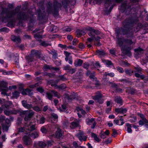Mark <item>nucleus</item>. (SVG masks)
Masks as SVG:
<instances>
[{"instance_id":"1","label":"nucleus","mask_w":148,"mask_h":148,"mask_svg":"<svg viewBox=\"0 0 148 148\" xmlns=\"http://www.w3.org/2000/svg\"><path fill=\"white\" fill-rule=\"evenodd\" d=\"M128 19L123 22V27L116 29L115 31L117 39L116 43L120 47H122L121 50L125 53L130 57L132 56V53L130 51L132 47L131 46L123 47L124 39L119 38V35H126L127 38L132 37L133 36L134 31L135 32H137L139 29L138 27H136V30L134 29L132 27L136 25L134 22H131V21Z\"/></svg>"},{"instance_id":"2","label":"nucleus","mask_w":148,"mask_h":148,"mask_svg":"<svg viewBox=\"0 0 148 148\" xmlns=\"http://www.w3.org/2000/svg\"><path fill=\"white\" fill-rule=\"evenodd\" d=\"M61 6V4L56 1L54 2L53 6L51 3L49 2L48 4L47 11L49 13H52L53 14L54 12L57 13L58 10Z\"/></svg>"},{"instance_id":"3","label":"nucleus","mask_w":148,"mask_h":148,"mask_svg":"<svg viewBox=\"0 0 148 148\" xmlns=\"http://www.w3.org/2000/svg\"><path fill=\"white\" fill-rule=\"evenodd\" d=\"M119 9L122 12H125L126 14L127 15L130 13V11L132 10L130 5L128 4L127 1H125L123 2L119 8Z\"/></svg>"},{"instance_id":"4","label":"nucleus","mask_w":148,"mask_h":148,"mask_svg":"<svg viewBox=\"0 0 148 148\" xmlns=\"http://www.w3.org/2000/svg\"><path fill=\"white\" fill-rule=\"evenodd\" d=\"M86 30L88 31V34L90 37H95V35H98L102 34L101 32L98 29H95L93 28L88 27L86 28Z\"/></svg>"},{"instance_id":"5","label":"nucleus","mask_w":148,"mask_h":148,"mask_svg":"<svg viewBox=\"0 0 148 148\" xmlns=\"http://www.w3.org/2000/svg\"><path fill=\"white\" fill-rule=\"evenodd\" d=\"M2 21L6 24V25L9 27H14L15 25V19H2Z\"/></svg>"},{"instance_id":"6","label":"nucleus","mask_w":148,"mask_h":148,"mask_svg":"<svg viewBox=\"0 0 148 148\" xmlns=\"http://www.w3.org/2000/svg\"><path fill=\"white\" fill-rule=\"evenodd\" d=\"M39 29H36L34 30L32 32L33 33L37 32V33L34 34V38L37 40L39 41V42H40V40H41V39L44 38V37H43L42 35H41L39 34L40 33H42L43 31H42L41 32H39Z\"/></svg>"},{"instance_id":"7","label":"nucleus","mask_w":148,"mask_h":148,"mask_svg":"<svg viewBox=\"0 0 148 148\" xmlns=\"http://www.w3.org/2000/svg\"><path fill=\"white\" fill-rule=\"evenodd\" d=\"M47 145V144L42 141L35 142L33 145L34 148H44Z\"/></svg>"},{"instance_id":"8","label":"nucleus","mask_w":148,"mask_h":148,"mask_svg":"<svg viewBox=\"0 0 148 148\" xmlns=\"http://www.w3.org/2000/svg\"><path fill=\"white\" fill-rule=\"evenodd\" d=\"M138 115L141 119L138 122L139 125L142 126L145 123H148V121L145 118L144 115L141 113H138Z\"/></svg>"},{"instance_id":"9","label":"nucleus","mask_w":148,"mask_h":148,"mask_svg":"<svg viewBox=\"0 0 148 148\" xmlns=\"http://www.w3.org/2000/svg\"><path fill=\"white\" fill-rule=\"evenodd\" d=\"M23 140L24 143L26 145H29L32 144V141L29 136H25L23 137Z\"/></svg>"},{"instance_id":"10","label":"nucleus","mask_w":148,"mask_h":148,"mask_svg":"<svg viewBox=\"0 0 148 148\" xmlns=\"http://www.w3.org/2000/svg\"><path fill=\"white\" fill-rule=\"evenodd\" d=\"M11 40L16 43L17 45H18L21 43V39L19 36H17L12 35L11 36Z\"/></svg>"},{"instance_id":"11","label":"nucleus","mask_w":148,"mask_h":148,"mask_svg":"<svg viewBox=\"0 0 148 148\" xmlns=\"http://www.w3.org/2000/svg\"><path fill=\"white\" fill-rule=\"evenodd\" d=\"M55 136L58 139H62L63 137V132L59 128L57 129L55 133Z\"/></svg>"},{"instance_id":"12","label":"nucleus","mask_w":148,"mask_h":148,"mask_svg":"<svg viewBox=\"0 0 148 148\" xmlns=\"http://www.w3.org/2000/svg\"><path fill=\"white\" fill-rule=\"evenodd\" d=\"M86 123L88 125H91L92 124V125L91 126V128L92 129H94L96 125V123L95 122L94 119L93 118L89 119L87 118L86 119Z\"/></svg>"},{"instance_id":"13","label":"nucleus","mask_w":148,"mask_h":148,"mask_svg":"<svg viewBox=\"0 0 148 148\" xmlns=\"http://www.w3.org/2000/svg\"><path fill=\"white\" fill-rule=\"evenodd\" d=\"M84 135V132H83L80 131L77 135L79 140L81 141H86V140L87 137L86 136Z\"/></svg>"},{"instance_id":"14","label":"nucleus","mask_w":148,"mask_h":148,"mask_svg":"<svg viewBox=\"0 0 148 148\" xmlns=\"http://www.w3.org/2000/svg\"><path fill=\"white\" fill-rule=\"evenodd\" d=\"M0 88L1 90H3L5 91H8V88L7 86V84L6 82L2 81L0 82Z\"/></svg>"},{"instance_id":"15","label":"nucleus","mask_w":148,"mask_h":148,"mask_svg":"<svg viewBox=\"0 0 148 148\" xmlns=\"http://www.w3.org/2000/svg\"><path fill=\"white\" fill-rule=\"evenodd\" d=\"M101 98L102 95L101 94H99L95 96L92 97V98L93 99L97 100L99 103H102L103 102V101L101 100Z\"/></svg>"},{"instance_id":"16","label":"nucleus","mask_w":148,"mask_h":148,"mask_svg":"<svg viewBox=\"0 0 148 148\" xmlns=\"http://www.w3.org/2000/svg\"><path fill=\"white\" fill-rule=\"evenodd\" d=\"M30 54L34 57L36 56L37 58H39L41 55V52L37 50H32L31 51Z\"/></svg>"},{"instance_id":"17","label":"nucleus","mask_w":148,"mask_h":148,"mask_svg":"<svg viewBox=\"0 0 148 148\" xmlns=\"http://www.w3.org/2000/svg\"><path fill=\"white\" fill-rule=\"evenodd\" d=\"M22 104L23 106L27 109H30L32 107V105L31 104H28L27 101L25 100H23L22 101Z\"/></svg>"},{"instance_id":"18","label":"nucleus","mask_w":148,"mask_h":148,"mask_svg":"<svg viewBox=\"0 0 148 148\" xmlns=\"http://www.w3.org/2000/svg\"><path fill=\"white\" fill-rule=\"evenodd\" d=\"M96 55L100 57H103L106 54L105 52L103 50L99 49L97 50Z\"/></svg>"},{"instance_id":"19","label":"nucleus","mask_w":148,"mask_h":148,"mask_svg":"<svg viewBox=\"0 0 148 148\" xmlns=\"http://www.w3.org/2000/svg\"><path fill=\"white\" fill-rule=\"evenodd\" d=\"M127 109L125 108H116L115 109V112H117L118 113H125L127 112Z\"/></svg>"},{"instance_id":"20","label":"nucleus","mask_w":148,"mask_h":148,"mask_svg":"<svg viewBox=\"0 0 148 148\" xmlns=\"http://www.w3.org/2000/svg\"><path fill=\"white\" fill-rule=\"evenodd\" d=\"M102 61L108 67H111L113 66V64L110 60L103 59Z\"/></svg>"},{"instance_id":"21","label":"nucleus","mask_w":148,"mask_h":148,"mask_svg":"<svg viewBox=\"0 0 148 148\" xmlns=\"http://www.w3.org/2000/svg\"><path fill=\"white\" fill-rule=\"evenodd\" d=\"M58 30L59 29L56 26L53 25L50 27L49 31L51 32L55 33L58 32Z\"/></svg>"},{"instance_id":"22","label":"nucleus","mask_w":148,"mask_h":148,"mask_svg":"<svg viewBox=\"0 0 148 148\" xmlns=\"http://www.w3.org/2000/svg\"><path fill=\"white\" fill-rule=\"evenodd\" d=\"M83 62V60L79 59L75 61L74 62L75 66H80L82 65Z\"/></svg>"},{"instance_id":"23","label":"nucleus","mask_w":148,"mask_h":148,"mask_svg":"<svg viewBox=\"0 0 148 148\" xmlns=\"http://www.w3.org/2000/svg\"><path fill=\"white\" fill-rule=\"evenodd\" d=\"M114 101L117 103L120 104L121 105L122 104L123 101L120 96H116L115 97Z\"/></svg>"},{"instance_id":"24","label":"nucleus","mask_w":148,"mask_h":148,"mask_svg":"<svg viewBox=\"0 0 148 148\" xmlns=\"http://www.w3.org/2000/svg\"><path fill=\"white\" fill-rule=\"evenodd\" d=\"M16 10L11 11H8L5 13L9 17H12L13 15L16 14Z\"/></svg>"},{"instance_id":"25","label":"nucleus","mask_w":148,"mask_h":148,"mask_svg":"<svg viewBox=\"0 0 148 148\" xmlns=\"http://www.w3.org/2000/svg\"><path fill=\"white\" fill-rule=\"evenodd\" d=\"M79 125V123L78 122L74 121L71 123L70 127L71 128L74 129L75 127H78Z\"/></svg>"},{"instance_id":"26","label":"nucleus","mask_w":148,"mask_h":148,"mask_svg":"<svg viewBox=\"0 0 148 148\" xmlns=\"http://www.w3.org/2000/svg\"><path fill=\"white\" fill-rule=\"evenodd\" d=\"M26 59L27 62L28 63L32 62L34 60V56H33L31 54L27 56L26 57Z\"/></svg>"},{"instance_id":"27","label":"nucleus","mask_w":148,"mask_h":148,"mask_svg":"<svg viewBox=\"0 0 148 148\" xmlns=\"http://www.w3.org/2000/svg\"><path fill=\"white\" fill-rule=\"evenodd\" d=\"M39 136V133L38 132H34L29 135V136L35 139L38 138Z\"/></svg>"},{"instance_id":"28","label":"nucleus","mask_w":148,"mask_h":148,"mask_svg":"<svg viewBox=\"0 0 148 148\" xmlns=\"http://www.w3.org/2000/svg\"><path fill=\"white\" fill-rule=\"evenodd\" d=\"M76 32L77 36L78 37H81L82 35H84L85 34V33L84 31L79 29H77Z\"/></svg>"},{"instance_id":"29","label":"nucleus","mask_w":148,"mask_h":148,"mask_svg":"<svg viewBox=\"0 0 148 148\" xmlns=\"http://www.w3.org/2000/svg\"><path fill=\"white\" fill-rule=\"evenodd\" d=\"M134 51L136 52V54L137 55H141L143 53V50L140 47L137 49H135Z\"/></svg>"},{"instance_id":"30","label":"nucleus","mask_w":148,"mask_h":148,"mask_svg":"<svg viewBox=\"0 0 148 148\" xmlns=\"http://www.w3.org/2000/svg\"><path fill=\"white\" fill-rule=\"evenodd\" d=\"M39 42L40 43V45L45 47L51 45L50 44H49L48 41H42V40H40Z\"/></svg>"},{"instance_id":"31","label":"nucleus","mask_w":148,"mask_h":148,"mask_svg":"<svg viewBox=\"0 0 148 148\" xmlns=\"http://www.w3.org/2000/svg\"><path fill=\"white\" fill-rule=\"evenodd\" d=\"M49 54L52 55V58L56 59L58 58V53L55 50L52 51Z\"/></svg>"},{"instance_id":"32","label":"nucleus","mask_w":148,"mask_h":148,"mask_svg":"<svg viewBox=\"0 0 148 148\" xmlns=\"http://www.w3.org/2000/svg\"><path fill=\"white\" fill-rule=\"evenodd\" d=\"M126 126L127 127V131L129 133H131L132 130L131 129L132 127V125L129 123H126L125 124Z\"/></svg>"},{"instance_id":"33","label":"nucleus","mask_w":148,"mask_h":148,"mask_svg":"<svg viewBox=\"0 0 148 148\" xmlns=\"http://www.w3.org/2000/svg\"><path fill=\"white\" fill-rule=\"evenodd\" d=\"M92 137L94 138V140L97 142H99L100 141L99 138L97 136V135L94 133L91 134Z\"/></svg>"},{"instance_id":"34","label":"nucleus","mask_w":148,"mask_h":148,"mask_svg":"<svg viewBox=\"0 0 148 148\" xmlns=\"http://www.w3.org/2000/svg\"><path fill=\"white\" fill-rule=\"evenodd\" d=\"M51 92L54 95L55 97H57L58 98H60L61 97V95L59 93L57 92L54 90H51Z\"/></svg>"},{"instance_id":"35","label":"nucleus","mask_w":148,"mask_h":148,"mask_svg":"<svg viewBox=\"0 0 148 148\" xmlns=\"http://www.w3.org/2000/svg\"><path fill=\"white\" fill-rule=\"evenodd\" d=\"M19 94L20 93L19 92L17 91H15L14 92L12 93V95L14 98H17L19 97Z\"/></svg>"},{"instance_id":"36","label":"nucleus","mask_w":148,"mask_h":148,"mask_svg":"<svg viewBox=\"0 0 148 148\" xmlns=\"http://www.w3.org/2000/svg\"><path fill=\"white\" fill-rule=\"evenodd\" d=\"M52 69V66L51 65H49L46 64H45L43 68V69L44 71H47L48 70L51 69Z\"/></svg>"},{"instance_id":"37","label":"nucleus","mask_w":148,"mask_h":148,"mask_svg":"<svg viewBox=\"0 0 148 148\" xmlns=\"http://www.w3.org/2000/svg\"><path fill=\"white\" fill-rule=\"evenodd\" d=\"M46 120V119L44 116H41L39 120V123L41 124H43L45 123Z\"/></svg>"},{"instance_id":"38","label":"nucleus","mask_w":148,"mask_h":148,"mask_svg":"<svg viewBox=\"0 0 148 148\" xmlns=\"http://www.w3.org/2000/svg\"><path fill=\"white\" fill-rule=\"evenodd\" d=\"M124 42L125 43L129 45H131L134 42L132 39H124Z\"/></svg>"},{"instance_id":"39","label":"nucleus","mask_w":148,"mask_h":148,"mask_svg":"<svg viewBox=\"0 0 148 148\" xmlns=\"http://www.w3.org/2000/svg\"><path fill=\"white\" fill-rule=\"evenodd\" d=\"M72 28L69 27L68 26H67L63 28V31L64 32H70L72 30Z\"/></svg>"},{"instance_id":"40","label":"nucleus","mask_w":148,"mask_h":148,"mask_svg":"<svg viewBox=\"0 0 148 148\" xmlns=\"http://www.w3.org/2000/svg\"><path fill=\"white\" fill-rule=\"evenodd\" d=\"M52 92H51V91L50 92H48L46 93L47 97L48 99L50 100H52V98L53 97Z\"/></svg>"},{"instance_id":"41","label":"nucleus","mask_w":148,"mask_h":148,"mask_svg":"<svg viewBox=\"0 0 148 148\" xmlns=\"http://www.w3.org/2000/svg\"><path fill=\"white\" fill-rule=\"evenodd\" d=\"M44 76H48L49 77H53L55 76V75L53 73H49L45 72L44 73Z\"/></svg>"},{"instance_id":"42","label":"nucleus","mask_w":148,"mask_h":148,"mask_svg":"<svg viewBox=\"0 0 148 148\" xmlns=\"http://www.w3.org/2000/svg\"><path fill=\"white\" fill-rule=\"evenodd\" d=\"M34 22V19H30L29 22L28 27L30 28L33 27V23Z\"/></svg>"},{"instance_id":"43","label":"nucleus","mask_w":148,"mask_h":148,"mask_svg":"<svg viewBox=\"0 0 148 148\" xmlns=\"http://www.w3.org/2000/svg\"><path fill=\"white\" fill-rule=\"evenodd\" d=\"M34 113L35 112L34 111L31 110H30L29 112H27V114L30 118H31L33 116L34 114Z\"/></svg>"},{"instance_id":"44","label":"nucleus","mask_w":148,"mask_h":148,"mask_svg":"<svg viewBox=\"0 0 148 148\" xmlns=\"http://www.w3.org/2000/svg\"><path fill=\"white\" fill-rule=\"evenodd\" d=\"M12 104V102L10 101H7L5 105V107L6 108H9Z\"/></svg>"},{"instance_id":"45","label":"nucleus","mask_w":148,"mask_h":148,"mask_svg":"<svg viewBox=\"0 0 148 148\" xmlns=\"http://www.w3.org/2000/svg\"><path fill=\"white\" fill-rule=\"evenodd\" d=\"M9 31V29L6 27H4L0 29V32H8Z\"/></svg>"},{"instance_id":"46","label":"nucleus","mask_w":148,"mask_h":148,"mask_svg":"<svg viewBox=\"0 0 148 148\" xmlns=\"http://www.w3.org/2000/svg\"><path fill=\"white\" fill-rule=\"evenodd\" d=\"M35 111L38 112L41 111L40 108L38 106H36L32 108Z\"/></svg>"},{"instance_id":"47","label":"nucleus","mask_w":148,"mask_h":148,"mask_svg":"<svg viewBox=\"0 0 148 148\" xmlns=\"http://www.w3.org/2000/svg\"><path fill=\"white\" fill-rule=\"evenodd\" d=\"M125 73L129 75H132V73L134 72V71L131 70L126 69L125 70Z\"/></svg>"},{"instance_id":"48","label":"nucleus","mask_w":148,"mask_h":148,"mask_svg":"<svg viewBox=\"0 0 148 148\" xmlns=\"http://www.w3.org/2000/svg\"><path fill=\"white\" fill-rule=\"evenodd\" d=\"M41 131L44 134H46L47 132V130L45 126H42L41 128Z\"/></svg>"},{"instance_id":"49","label":"nucleus","mask_w":148,"mask_h":148,"mask_svg":"<svg viewBox=\"0 0 148 148\" xmlns=\"http://www.w3.org/2000/svg\"><path fill=\"white\" fill-rule=\"evenodd\" d=\"M94 39H95V40L98 43L97 45L99 46H100L101 45V44L100 43L99 41L100 39H101V37L99 36H98L96 38H95Z\"/></svg>"},{"instance_id":"50","label":"nucleus","mask_w":148,"mask_h":148,"mask_svg":"<svg viewBox=\"0 0 148 148\" xmlns=\"http://www.w3.org/2000/svg\"><path fill=\"white\" fill-rule=\"evenodd\" d=\"M41 84L40 82H38L34 84L30 85V87L31 88H34L38 86Z\"/></svg>"},{"instance_id":"51","label":"nucleus","mask_w":148,"mask_h":148,"mask_svg":"<svg viewBox=\"0 0 148 148\" xmlns=\"http://www.w3.org/2000/svg\"><path fill=\"white\" fill-rule=\"evenodd\" d=\"M28 112L27 110L22 111L20 112V114L21 116H23L24 115H26Z\"/></svg>"},{"instance_id":"52","label":"nucleus","mask_w":148,"mask_h":148,"mask_svg":"<svg viewBox=\"0 0 148 148\" xmlns=\"http://www.w3.org/2000/svg\"><path fill=\"white\" fill-rule=\"evenodd\" d=\"M104 75L106 76L108 75L111 77H113L114 76V74L113 73H107L106 72L104 74Z\"/></svg>"},{"instance_id":"53","label":"nucleus","mask_w":148,"mask_h":148,"mask_svg":"<svg viewBox=\"0 0 148 148\" xmlns=\"http://www.w3.org/2000/svg\"><path fill=\"white\" fill-rule=\"evenodd\" d=\"M135 75L136 77H140L142 79H143L144 77V75H140L139 74L137 73H135Z\"/></svg>"},{"instance_id":"54","label":"nucleus","mask_w":148,"mask_h":148,"mask_svg":"<svg viewBox=\"0 0 148 148\" xmlns=\"http://www.w3.org/2000/svg\"><path fill=\"white\" fill-rule=\"evenodd\" d=\"M89 64L88 62H85L84 64L83 67L87 70L88 69L89 66Z\"/></svg>"},{"instance_id":"55","label":"nucleus","mask_w":148,"mask_h":148,"mask_svg":"<svg viewBox=\"0 0 148 148\" xmlns=\"http://www.w3.org/2000/svg\"><path fill=\"white\" fill-rule=\"evenodd\" d=\"M116 69L117 71L121 73H123L124 71L123 68L122 67L118 66L116 67Z\"/></svg>"},{"instance_id":"56","label":"nucleus","mask_w":148,"mask_h":148,"mask_svg":"<svg viewBox=\"0 0 148 148\" xmlns=\"http://www.w3.org/2000/svg\"><path fill=\"white\" fill-rule=\"evenodd\" d=\"M143 33L144 34H145L148 32V27H143Z\"/></svg>"},{"instance_id":"57","label":"nucleus","mask_w":148,"mask_h":148,"mask_svg":"<svg viewBox=\"0 0 148 148\" xmlns=\"http://www.w3.org/2000/svg\"><path fill=\"white\" fill-rule=\"evenodd\" d=\"M29 91H30V90L26 89H25V90H23V91L22 92V94L23 95H27V93L26 92H29Z\"/></svg>"},{"instance_id":"58","label":"nucleus","mask_w":148,"mask_h":148,"mask_svg":"<svg viewBox=\"0 0 148 148\" xmlns=\"http://www.w3.org/2000/svg\"><path fill=\"white\" fill-rule=\"evenodd\" d=\"M51 117L53 118L54 119H57L58 118V116L57 114L54 113H53L51 115Z\"/></svg>"},{"instance_id":"59","label":"nucleus","mask_w":148,"mask_h":148,"mask_svg":"<svg viewBox=\"0 0 148 148\" xmlns=\"http://www.w3.org/2000/svg\"><path fill=\"white\" fill-rule=\"evenodd\" d=\"M54 143V142L52 140L48 141L47 142V145L48 147L51 146Z\"/></svg>"},{"instance_id":"60","label":"nucleus","mask_w":148,"mask_h":148,"mask_svg":"<svg viewBox=\"0 0 148 148\" xmlns=\"http://www.w3.org/2000/svg\"><path fill=\"white\" fill-rule=\"evenodd\" d=\"M46 19H38V21L40 24L45 23Z\"/></svg>"},{"instance_id":"61","label":"nucleus","mask_w":148,"mask_h":148,"mask_svg":"<svg viewBox=\"0 0 148 148\" xmlns=\"http://www.w3.org/2000/svg\"><path fill=\"white\" fill-rule=\"evenodd\" d=\"M66 88V86L65 84H62L58 86V88L61 89H64Z\"/></svg>"},{"instance_id":"62","label":"nucleus","mask_w":148,"mask_h":148,"mask_svg":"<svg viewBox=\"0 0 148 148\" xmlns=\"http://www.w3.org/2000/svg\"><path fill=\"white\" fill-rule=\"evenodd\" d=\"M112 141V140L111 138H109L106 140L105 141L104 143L106 144H108L109 143H110Z\"/></svg>"},{"instance_id":"63","label":"nucleus","mask_w":148,"mask_h":148,"mask_svg":"<svg viewBox=\"0 0 148 148\" xmlns=\"http://www.w3.org/2000/svg\"><path fill=\"white\" fill-rule=\"evenodd\" d=\"M36 90L38 91L41 93L43 92L44 91V90L41 87H39L38 88H37Z\"/></svg>"},{"instance_id":"64","label":"nucleus","mask_w":148,"mask_h":148,"mask_svg":"<svg viewBox=\"0 0 148 148\" xmlns=\"http://www.w3.org/2000/svg\"><path fill=\"white\" fill-rule=\"evenodd\" d=\"M78 42V39H75L73 40L72 43L74 45H75L77 44Z\"/></svg>"}]
</instances>
